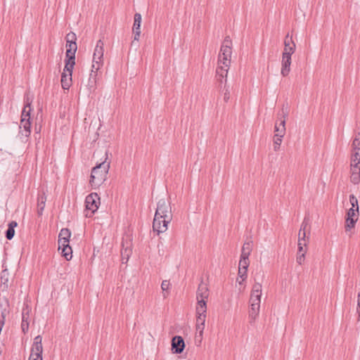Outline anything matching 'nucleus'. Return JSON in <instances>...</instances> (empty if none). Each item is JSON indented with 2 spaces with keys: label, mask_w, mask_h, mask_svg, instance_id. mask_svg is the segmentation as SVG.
Listing matches in <instances>:
<instances>
[{
  "label": "nucleus",
  "mask_w": 360,
  "mask_h": 360,
  "mask_svg": "<svg viewBox=\"0 0 360 360\" xmlns=\"http://www.w3.org/2000/svg\"><path fill=\"white\" fill-rule=\"evenodd\" d=\"M172 219L170 204L167 202L164 198L159 200L153 222V231H156L158 234L165 232Z\"/></svg>",
  "instance_id": "obj_1"
},
{
  "label": "nucleus",
  "mask_w": 360,
  "mask_h": 360,
  "mask_svg": "<svg viewBox=\"0 0 360 360\" xmlns=\"http://www.w3.org/2000/svg\"><path fill=\"white\" fill-rule=\"evenodd\" d=\"M232 41L229 36H226L221 46L218 56L217 74L226 77L231 63L232 54Z\"/></svg>",
  "instance_id": "obj_2"
},
{
  "label": "nucleus",
  "mask_w": 360,
  "mask_h": 360,
  "mask_svg": "<svg viewBox=\"0 0 360 360\" xmlns=\"http://www.w3.org/2000/svg\"><path fill=\"white\" fill-rule=\"evenodd\" d=\"M109 169L110 162H106V161H103L93 167L89 180V184L92 188H97L105 182Z\"/></svg>",
  "instance_id": "obj_3"
},
{
  "label": "nucleus",
  "mask_w": 360,
  "mask_h": 360,
  "mask_svg": "<svg viewBox=\"0 0 360 360\" xmlns=\"http://www.w3.org/2000/svg\"><path fill=\"white\" fill-rule=\"evenodd\" d=\"M207 305L206 302L200 300L196 307V331L202 338L205 328V322L206 318Z\"/></svg>",
  "instance_id": "obj_4"
},
{
  "label": "nucleus",
  "mask_w": 360,
  "mask_h": 360,
  "mask_svg": "<svg viewBox=\"0 0 360 360\" xmlns=\"http://www.w3.org/2000/svg\"><path fill=\"white\" fill-rule=\"evenodd\" d=\"M104 44L101 39L97 41L93 56L91 72H97L103 65Z\"/></svg>",
  "instance_id": "obj_5"
},
{
  "label": "nucleus",
  "mask_w": 360,
  "mask_h": 360,
  "mask_svg": "<svg viewBox=\"0 0 360 360\" xmlns=\"http://www.w3.org/2000/svg\"><path fill=\"white\" fill-rule=\"evenodd\" d=\"M100 204V198L96 193H91L86 197V217H91L97 211Z\"/></svg>",
  "instance_id": "obj_6"
},
{
  "label": "nucleus",
  "mask_w": 360,
  "mask_h": 360,
  "mask_svg": "<svg viewBox=\"0 0 360 360\" xmlns=\"http://www.w3.org/2000/svg\"><path fill=\"white\" fill-rule=\"evenodd\" d=\"M65 64L66 68H74L75 65V53L77 49L76 43H66Z\"/></svg>",
  "instance_id": "obj_7"
},
{
  "label": "nucleus",
  "mask_w": 360,
  "mask_h": 360,
  "mask_svg": "<svg viewBox=\"0 0 360 360\" xmlns=\"http://www.w3.org/2000/svg\"><path fill=\"white\" fill-rule=\"evenodd\" d=\"M279 115L281 116L283 119L278 120L275 123V135L284 136L285 134V117L288 116V112L284 110V108H282Z\"/></svg>",
  "instance_id": "obj_8"
},
{
  "label": "nucleus",
  "mask_w": 360,
  "mask_h": 360,
  "mask_svg": "<svg viewBox=\"0 0 360 360\" xmlns=\"http://www.w3.org/2000/svg\"><path fill=\"white\" fill-rule=\"evenodd\" d=\"M262 288V284L259 283H256L253 285L250 298L251 305L255 304L256 306H260Z\"/></svg>",
  "instance_id": "obj_9"
},
{
  "label": "nucleus",
  "mask_w": 360,
  "mask_h": 360,
  "mask_svg": "<svg viewBox=\"0 0 360 360\" xmlns=\"http://www.w3.org/2000/svg\"><path fill=\"white\" fill-rule=\"evenodd\" d=\"M73 68L65 65V68L61 75V86L64 89H69L72 83V74Z\"/></svg>",
  "instance_id": "obj_10"
},
{
  "label": "nucleus",
  "mask_w": 360,
  "mask_h": 360,
  "mask_svg": "<svg viewBox=\"0 0 360 360\" xmlns=\"http://www.w3.org/2000/svg\"><path fill=\"white\" fill-rule=\"evenodd\" d=\"M141 15L140 13H135L134 15V20L133 25V33H134V40L131 42V45L133 46L135 44V41H139L140 34H141Z\"/></svg>",
  "instance_id": "obj_11"
},
{
  "label": "nucleus",
  "mask_w": 360,
  "mask_h": 360,
  "mask_svg": "<svg viewBox=\"0 0 360 360\" xmlns=\"http://www.w3.org/2000/svg\"><path fill=\"white\" fill-rule=\"evenodd\" d=\"M185 348V342L181 336L176 335L172 340V349L174 354H181Z\"/></svg>",
  "instance_id": "obj_12"
},
{
  "label": "nucleus",
  "mask_w": 360,
  "mask_h": 360,
  "mask_svg": "<svg viewBox=\"0 0 360 360\" xmlns=\"http://www.w3.org/2000/svg\"><path fill=\"white\" fill-rule=\"evenodd\" d=\"M30 309L27 304L25 305L22 311V323L21 328L24 333L27 332L29 329V317H30Z\"/></svg>",
  "instance_id": "obj_13"
},
{
  "label": "nucleus",
  "mask_w": 360,
  "mask_h": 360,
  "mask_svg": "<svg viewBox=\"0 0 360 360\" xmlns=\"http://www.w3.org/2000/svg\"><path fill=\"white\" fill-rule=\"evenodd\" d=\"M281 65V73L283 77H286L290 71L291 56H287V53L282 55Z\"/></svg>",
  "instance_id": "obj_14"
},
{
  "label": "nucleus",
  "mask_w": 360,
  "mask_h": 360,
  "mask_svg": "<svg viewBox=\"0 0 360 360\" xmlns=\"http://www.w3.org/2000/svg\"><path fill=\"white\" fill-rule=\"evenodd\" d=\"M71 233L68 229H62L60 231L58 236V245L59 249L61 248V246H65L69 244V238L70 237Z\"/></svg>",
  "instance_id": "obj_15"
},
{
  "label": "nucleus",
  "mask_w": 360,
  "mask_h": 360,
  "mask_svg": "<svg viewBox=\"0 0 360 360\" xmlns=\"http://www.w3.org/2000/svg\"><path fill=\"white\" fill-rule=\"evenodd\" d=\"M20 128H23V130L20 131V133L21 136H25V138H27L30 136L31 133V123L30 120L27 119H21L20 120Z\"/></svg>",
  "instance_id": "obj_16"
},
{
  "label": "nucleus",
  "mask_w": 360,
  "mask_h": 360,
  "mask_svg": "<svg viewBox=\"0 0 360 360\" xmlns=\"http://www.w3.org/2000/svg\"><path fill=\"white\" fill-rule=\"evenodd\" d=\"M209 296V292L208 288L205 284H200L198 286V289L197 291V299L198 302L200 300L205 301V299H207Z\"/></svg>",
  "instance_id": "obj_17"
},
{
  "label": "nucleus",
  "mask_w": 360,
  "mask_h": 360,
  "mask_svg": "<svg viewBox=\"0 0 360 360\" xmlns=\"http://www.w3.org/2000/svg\"><path fill=\"white\" fill-rule=\"evenodd\" d=\"M46 201V195L44 192L41 194H39L37 197V214L39 216L43 214V211L45 207Z\"/></svg>",
  "instance_id": "obj_18"
},
{
  "label": "nucleus",
  "mask_w": 360,
  "mask_h": 360,
  "mask_svg": "<svg viewBox=\"0 0 360 360\" xmlns=\"http://www.w3.org/2000/svg\"><path fill=\"white\" fill-rule=\"evenodd\" d=\"M32 101V99H30L28 96L25 98V105L22 111L21 119L25 118L27 120H30Z\"/></svg>",
  "instance_id": "obj_19"
},
{
  "label": "nucleus",
  "mask_w": 360,
  "mask_h": 360,
  "mask_svg": "<svg viewBox=\"0 0 360 360\" xmlns=\"http://www.w3.org/2000/svg\"><path fill=\"white\" fill-rule=\"evenodd\" d=\"M350 181L354 184H358L360 181V167L356 165L351 167Z\"/></svg>",
  "instance_id": "obj_20"
},
{
  "label": "nucleus",
  "mask_w": 360,
  "mask_h": 360,
  "mask_svg": "<svg viewBox=\"0 0 360 360\" xmlns=\"http://www.w3.org/2000/svg\"><path fill=\"white\" fill-rule=\"evenodd\" d=\"M18 226V223L15 221H11L8 224V229L5 233V236L6 239L11 240L13 239L15 235V228Z\"/></svg>",
  "instance_id": "obj_21"
},
{
  "label": "nucleus",
  "mask_w": 360,
  "mask_h": 360,
  "mask_svg": "<svg viewBox=\"0 0 360 360\" xmlns=\"http://www.w3.org/2000/svg\"><path fill=\"white\" fill-rule=\"evenodd\" d=\"M252 241L250 240V241L244 243V244L242 247L240 256L249 258V256L252 252Z\"/></svg>",
  "instance_id": "obj_22"
},
{
  "label": "nucleus",
  "mask_w": 360,
  "mask_h": 360,
  "mask_svg": "<svg viewBox=\"0 0 360 360\" xmlns=\"http://www.w3.org/2000/svg\"><path fill=\"white\" fill-rule=\"evenodd\" d=\"M260 306H256L255 304L254 305L250 304V309L249 310V318L250 319V323H252L257 319L259 312Z\"/></svg>",
  "instance_id": "obj_23"
},
{
  "label": "nucleus",
  "mask_w": 360,
  "mask_h": 360,
  "mask_svg": "<svg viewBox=\"0 0 360 360\" xmlns=\"http://www.w3.org/2000/svg\"><path fill=\"white\" fill-rule=\"evenodd\" d=\"M2 268H3V270L1 273V276H0L1 282V284L4 285L7 287V283L8 282L9 273L8 271L7 266L5 265L4 262L2 264Z\"/></svg>",
  "instance_id": "obj_24"
},
{
  "label": "nucleus",
  "mask_w": 360,
  "mask_h": 360,
  "mask_svg": "<svg viewBox=\"0 0 360 360\" xmlns=\"http://www.w3.org/2000/svg\"><path fill=\"white\" fill-rule=\"evenodd\" d=\"M61 248H62V254L63 255V257L66 259V260H70L72 258V248L69 245V244H68V245H65V246H61Z\"/></svg>",
  "instance_id": "obj_25"
},
{
  "label": "nucleus",
  "mask_w": 360,
  "mask_h": 360,
  "mask_svg": "<svg viewBox=\"0 0 360 360\" xmlns=\"http://www.w3.org/2000/svg\"><path fill=\"white\" fill-rule=\"evenodd\" d=\"M356 165L360 167V151H353L351 158V167Z\"/></svg>",
  "instance_id": "obj_26"
},
{
  "label": "nucleus",
  "mask_w": 360,
  "mask_h": 360,
  "mask_svg": "<svg viewBox=\"0 0 360 360\" xmlns=\"http://www.w3.org/2000/svg\"><path fill=\"white\" fill-rule=\"evenodd\" d=\"M250 264L249 258L240 256L238 269L248 270Z\"/></svg>",
  "instance_id": "obj_27"
},
{
  "label": "nucleus",
  "mask_w": 360,
  "mask_h": 360,
  "mask_svg": "<svg viewBox=\"0 0 360 360\" xmlns=\"http://www.w3.org/2000/svg\"><path fill=\"white\" fill-rule=\"evenodd\" d=\"M353 151H360V133H358L352 142Z\"/></svg>",
  "instance_id": "obj_28"
},
{
  "label": "nucleus",
  "mask_w": 360,
  "mask_h": 360,
  "mask_svg": "<svg viewBox=\"0 0 360 360\" xmlns=\"http://www.w3.org/2000/svg\"><path fill=\"white\" fill-rule=\"evenodd\" d=\"M131 253V250L128 248L122 249L121 251V255H122V263H127L130 255Z\"/></svg>",
  "instance_id": "obj_29"
},
{
  "label": "nucleus",
  "mask_w": 360,
  "mask_h": 360,
  "mask_svg": "<svg viewBox=\"0 0 360 360\" xmlns=\"http://www.w3.org/2000/svg\"><path fill=\"white\" fill-rule=\"evenodd\" d=\"M357 219H358V217H356L355 219H346L345 231H348L351 229L354 228Z\"/></svg>",
  "instance_id": "obj_30"
},
{
  "label": "nucleus",
  "mask_w": 360,
  "mask_h": 360,
  "mask_svg": "<svg viewBox=\"0 0 360 360\" xmlns=\"http://www.w3.org/2000/svg\"><path fill=\"white\" fill-rule=\"evenodd\" d=\"M283 136L280 135H274V150L278 151L280 148V146L282 143V139Z\"/></svg>",
  "instance_id": "obj_31"
},
{
  "label": "nucleus",
  "mask_w": 360,
  "mask_h": 360,
  "mask_svg": "<svg viewBox=\"0 0 360 360\" xmlns=\"http://www.w3.org/2000/svg\"><path fill=\"white\" fill-rule=\"evenodd\" d=\"M247 271L248 270L238 269L237 282H238L240 285L247 278Z\"/></svg>",
  "instance_id": "obj_32"
},
{
  "label": "nucleus",
  "mask_w": 360,
  "mask_h": 360,
  "mask_svg": "<svg viewBox=\"0 0 360 360\" xmlns=\"http://www.w3.org/2000/svg\"><path fill=\"white\" fill-rule=\"evenodd\" d=\"M170 283L168 281L165 280L161 283V289L163 292V297L166 298L168 296V290L169 288Z\"/></svg>",
  "instance_id": "obj_33"
},
{
  "label": "nucleus",
  "mask_w": 360,
  "mask_h": 360,
  "mask_svg": "<svg viewBox=\"0 0 360 360\" xmlns=\"http://www.w3.org/2000/svg\"><path fill=\"white\" fill-rule=\"evenodd\" d=\"M300 230L301 231H310V219L309 217H304L303 221L301 224Z\"/></svg>",
  "instance_id": "obj_34"
},
{
  "label": "nucleus",
  "mask_w": 360,
  "mask_h": 360,
  "mask_svg": "<svg viewBox=\"0 0 360 360\" xmlns=\"http://www.w3.org/2000/svg\"><path fill=\"white\" fill-rule=\"evenodd\" d=\"M295 51V44L292 45H285L284 46V49L282 55H285L287 53V56H292Z\"/></svg>",
  "instance_id": "obj_35"
},
{
  "label": "nucleus",
  "mask_w": 360,
  "mask_h": 360,
  "mask_svg": "<svg viewBox=\"0 0 360 360\" xmlns=\"http://www.w3.org/2000/svg\"><path fill=\"white\" fill-rule=\"evenodd\" d=\"M349 202L352 205L351 208H355V210H359V205H358V200L354 196V195L351 194L349 195Z\"/></svg>",
  "instance_id": "obj_36"
},
{
  "label": "nucleus",
  "mask_w": 360,
  "mask_h": 360,
  "mask_svg": "<svg viewBox=\"0 0 360 360\" xmlns=\"http://www.w3.org/2000/svg\"><path fill=\"white\" fill-rule=\"evenodd\" d=\"M307 233H308V235H309L310 231H301V230H300L299 231V233H298V238H300V241L308 240L309 236H307Z\"/></svg>",
  "instance_id": "obj_37"
},
{
  "label": "nucleus",
  "mask_w": 360,
  "mask_h": 360,
  "mask_svg": "<svg viewBox=\"0 0 360 360\" xmlns=\"http://www.w3.org/2000/svg\"><path fill=\"white\" fill-rule=\"evenodd\" d=\"M358 213L359 210H355V208H349L347 211L346 219H355Z\"/></svg>",
  "instance_id": "obj_38"
},
{
  "label": "nucleus",
  "mask_w": 360,
  "mask_h": 360,
  "mask_svg": "<svg viewBox=\"0 0 360 360\" xmlns=\"http://www.w3.org/2000/svg\"><path fill=\"white\" fill-rule=\"evenodd\" d=\"M66 43H76L77 37L76 34L74 32H70L68 33L66 37Z\"/></svg>",
  "instance_id": "obj_39"
},
{
  "label": "nucleus",
  "mask_w": 360,
  "mask_h": 360,
  "mask_svg": "<svg viewBox=\"0 0 360 360\" xmlns=\"http://www.w3.org/2000/svg\"><path fill=\"white\" fill-rule=\"evenodd\" d=\"M31 353L43 354L42 345H32L31 348Z\"/></svg>",
  "instance_id": "obj_40"
},
{
  "label": "nucleus",
  "mask_w": 360,
  "mask_h": 360,
  "mask_svg": "<svg viewBox=\"0 0 360 360\" xmlns=\"http://www.w3.org/2000/svg\"><path fill=\"white\" fill-rule=\"evenodd\" d=\"M292 44H295L293 41L292 37H290L289 34H288L285 36V39H284V46H285V45H292Z\"/></svg>",
  "instance_id": "obj_41"
},
{
  "label": "nucleus",
  "mask_w": 360,
  "mask_h": 360,
  "mask_svg": "<svg viewBox=\"0 0 360 360\" xmlns=\"http://www.w3.org/2000/svg\"><path fill=\"white\" fill-rule=\"evenodd\" d=\"M304 259H305V252H304L301 254H297L296 260L299 264H302L303 263V262L304 261Z\"/></svg>",
  "instance_id": "obj_42"
},
{
  "label": "nucleus",
  "mask_w": 360,
  "mask_h": 360,
  "mask_svg": "<svg viewBox=\"0 0 360 360\" xmlns=\"http://www.w3.org/2000/svg\"><path fill=\"white\" fill-rule=\"evenodd\" d=\"M41 340H42V338H41V335H37L34 338L32 345H36V344L37 345H42Z\"/></svg>",
  "instance_id": "obj_43"
},
{
  "label": "nucleus",
  "mask_w": 360,
  "mask_h": 360,
  "mask_svg": "<svg viewBox=\"0 0 360 360\" xmlns=\"http://www.w3.org/2000/svg\"><path fill=\"white\" fill-rule=\"evenodd\" d=\"M230 98V94L228 89H226L224 95V100L225 102H228Z\"/></svg>",
  "instance_id": "obj_44"
},
{
  "label": "nucleus",
  "mask_w": 360,
  "mask_h": 360,
  "mask_svg": "<svg viewBox=\"0 0 360 360\" xmlns=\"http://www.w3.org/2000/svg\"><path fill=\"white\" fill-rule=\"evenodd\" d=\"M30 356L34 357L35 359L43 358L42 354H38V353H31Z\"/></svg>",
  "instance_id": "obj_45"
},
{
  "label": "nucleus",
  "mask_w": 360,
  "mask_h": 360,
  "mask_svg": "<svg viewBox=\"0 0 360 360\" xmlns=\"http://www.w3.org/2000/svg\"><path fill=\"white\" fill-rule=\"evenodd\" d=\"M216 78L218 82L222 83L224 77H222L221 76H220L217 74V69L216 70ZM224 78H226V77H224Z\"/></svg>",
  "instance_id": "obj_46"
},
{
  "label": "nucleus",
  "mask_w": 360,
  "mask_h": 360,
  "mask_svg": "<svg viewBox=\"0 0 360 360\" xmlns=\"http://www.w3.org/2000/svg\"><path fill=\"white\" fill-rule=\"evenodd\" d=\"M298 246V252L297 254H301L304 252H306V250H304V247L303 245H297Z\"/></svg>",
  "instance_id": "obj_47"
},
{
  "label": "nucleus",
  "mask_w": 360,
  "mask_h": 360,
  "mask_svg": "<svg viewBox=\"0 0 360 360\" xmlns=\"http://www.w3.org/2000/svg\"><path fill=\"white\" fill-rule=\"evenodd\" d=\"M307 240L300 241V238H298V244H297V245L306 246L307 245Z\"/></svg>",
  "instance_id": "obj_48"
},
{
  "label": "nucleus",
  "mask_w": 360,
  "mask_h": 360,
  "mask_svg": "<svg viewBox=\"0 0 360 360\" xmlns=\"http://www.w3.org/2000/svg\"><path fill=\"white\" fill-rule=\"evenodd\" d=\"M28 360H43V358H39V359H35L34 357H32V356H30L29 357V359Z\"/></svg>",
  "instance_id": "obj_49"
}]
</instances>
